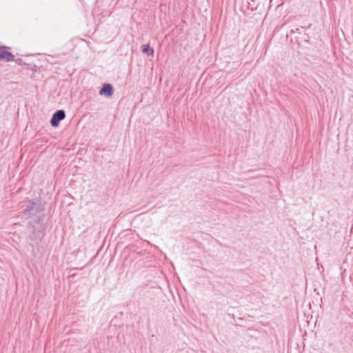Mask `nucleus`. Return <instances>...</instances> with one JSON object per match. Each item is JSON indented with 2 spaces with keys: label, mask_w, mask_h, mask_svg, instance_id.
Masks as SVG:
<instances>
[{
  "label": "nucleus",
  "mask_w": 353,
  "mask_h": 353,
  "mask_svg": "<svg viewBox=\"0 0 353 353\" xmlns=\"http://www.w3.org/2000/svg\"><path fill=\"white\" fill-rule=\"evenodd\" d=\"M46 203L40 198L27 199L22 202L21 209L24 216L33 219L37 223L43 221Z\"/></svg>",
  "instance_id": "1"
},
{
  "label": "nucleus",
  "mask_w": 353,
  "mask_h": 353,
  "mask_svg": "<svg viewBox=\"0 0 353 353\" xmlns=\"http://www.w3.org/2000/svg\"><path fill=\"white\" fill-rule=\"evenodd\" d=\"M30 232L28 236V239L32 242V243H30V245L33 248L34 244L38 245L42 240L44 236L43 232L36 228L34 225H31L29 227Z\"/></svg>",
  "instance_id": "2"
},
{
  "label": "nucleus",
  "mask_w": 353,
  "mask_h": 353,
  "mask_svg": "<svg viewBox=\"0 0 353 353\" xmlns=\"http://www.w3.org/2000/svg\"><path fill=\"white\" fill-rule=\"evenodd\" d=\"M65 112L63 110H58L54 112L50 119V125L57 128L59 125L60 122L65 118Z\"/></svg>",
  "instance_id": "3"
},
{
  "label": "nucleus",
  "mask_w": 353,
  "mask_h": 353,
  "mask_svg": "<svg viewBox=\"0 0 353 353\" xmlns=\"http://www.w3.org/2000/svg\"><path fill=\"white\" fill-rule=\"evenodd\" d=\"M8 48L6 46H0V60L6 62L14 61V55L8 50Z\"/></svg>",
  "instance_id": "4"
},
{
  "label": "nucleus",
  "mask_w": 353,
  "mask_h": 353,
  "mask_svg": "<svg viewBox=\"0 0 353 353\" xmlns=\"http://www.w3.org/2000/svg\"><path fill=\"white\" fill-rule=\"evenodd\" d=\"M114 93V89H113V87L111 84L110 83H104L100 91H99V94L101 95H103L106 97H110L112 96Z\"/></svg>",
  "instance_id": "5"
},
{
  "label": "nucleus",
  "mask_w": 353,
  "mask_h": 353,
  "mask_svg": "<svg viewBox=\"0 0 353 353\" xmlns=\"http://www.w3.org/2000/svg\"><path fill=\"white\" fill-rule=\"evenodd\" d=\"M141 51L148 56H153L154 54V50L149 44L143 45L141 46Z\"/></svg>",
  "instance_id": "6"
},
{
  "label": "nucleus",
  "mask_w": 353,
  "mask_h": 353,
  "mask_svg": "<svg viewBox=\"0 0 353 353\" xmlns=\"http://www.w3.org/2000/svg\"><path fill=\"white\" fill-rule=\"evenodd\" d=\"M303 28L301 27V28H296L295 30H291V33H301V30L303 29Z\"/></svg>",
  "instance_id": "7"
},
{
  "label": "nucleus",
  "mask_w": 353,
  "mask_h": 353,
  "mask_svg": "<svg viewBox=\"0 0 353 353\" xmlns=\"http://www.w3.org/2000/svg\"><path fill=\"white\" fill-rule=\"evenodd\" d=\"M15 62H16V63H17V64H18V65H23V61H22V59H16V60H15Z\"/></svg>",
  "instance_id": "8"
}]
</instances>
